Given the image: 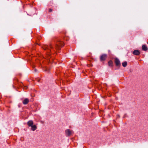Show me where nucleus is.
Masks as SVG:
<instances>
[{"label":"nucleus","mask_w":148,"mask_h":148,"mask_svg":"<svg viewBox=\"0 0 148 148\" xmlns=\"http://www.w3.org/2000/svg\"><path fill=\"white\" fill-rule=\"evenodd\" d=\"M64 46L63 43L60 41H58L56 44V49H59L60 46Z\"/></svg>","instance_id":"1"},{"label":"nucleus","mask_w":148,"mask_h":148,"mask_svg":"<svg viewBox=\"0 0 148 148\" xmlns=\"http://www.w3.org/2000/svg\"><path fill=\"white\" fill-rule=\"evenodd\" d=\"M107 55L106 54H103L100 57V60L101 61H103L106 59L107 57Z\"/></svg>","instance_id":"2"},{"label":"nucleus","mask_w":148,"mask_h":148,"mask_svg":"<svg viewBox=\"0 0 148 148\" xmlns=\"http://www.w3.org/2000/svg\"><path fill=\"white\" fill-rule=\"evenodd\" d=\"M115 63L116 66H119L121 65V63L119 60L117 58L115 59Z\"/></svg>","instance_id":"3"},{"label":"nucleus","mask_w":148,"mask_h":148,"mask_svg":"<svg viewBox=\"0 0 148 148\" xmlns=\"http://www.w3.org/2000/svg\"><path fill=\"white\" fill-rule=\"evenodd\" d=\"M65 132L66 135L68 136H69L73 133V132L72 131H71L69 129L66 130L65 131Z\"/></svg>","instance_id":"4"},{"label":"nucleus","mask_w":148,"mask_h":148,"mask_svg":"<svg viewBox=\"0 0 148 148\" xmlns=\"http://www.w3.org/2000/svg\"><path fill=\"white\" fill-rule=\"evenodd\" d=\"M132 53L136 55H139L140 54V52L138 50H135Z\"/></svg>","instance_id":"5"},{"label":"nucleus","mask_w":148,"mask_h":148,"mask_svg":"<svg viewBox=\"0 0 148 148\" xmlns=\"http://www.w3.org/2000/svg\"><path fill=\"white\" fill-rule=\"evenodd\" d=\"M29 100L27 98H25L23 101V103L24 105L27 104L29 102Z\"/></svg>","instance_id":"6"},{"label":"nucleus","mask_w":148,"mask_h":148,"mask_svg":"<svg viewBox=\"0 0 148 148\" xmlns=\"http://www.w3.org/2000/svg\"><path fill=\"white\" fill-rule=\"evenodd\" d=\"M33 122L32 121H29L27 123L29 127H31L33 125Z\"/></svg>","instance_id":"7"},{"label":"nucleus","mask_w":148,"mask_h":148,"mask_svg":"<svg viewBox=\"0 0 148 148\" xmlns=\"http://www.w3.org/2000/svg\"><path fill=\"white\" fill-rule=\"evenodd\" d=\"M142 48L143 50L145 51H146L148 49L147 47L145 45H142Z\"/></svg>","instance_id":"8"},{"label":"nucleus","mask_w":148,"mask_h":148,"mask_svg":"<svg viewBox=\"0 0 148 148\" xmlns=\"http://www.w3.org/2000/svg\"><path fill=\"white\" fill-rule=\"evenodd\" d=\"M31 130L33 131H35L37 129V127L35 125H33L31 126Z\"/></svg>","instance_id":"9"},{"label":"nucleus","mask_w":148,"mask_h":148,"mask_svg":"<svg viewBox=\"0 0 148 148\" xmlns=\"http://www.w3.org/2000/svg\"><path fill=\"white\" fill-rule=\"evenodd\" d=\"M108 65L110 66H112L113 62L111 60L109 61L108 62Z\"/></svg>","instance_id":"10"},{"label":"nucleus","mask_w":148,"mask_h":148,"mask_svg":"<svg viewBox=\"0 0 148 148\" xmlns=\"http://www.w3.org/2000/svg\"><path fill=\"white\" fill-rule=\"evenodd\" d=\"M122 66L124 67H126L127 65V62H125L122 63Z\"/></svg>","instance_id":"11"},{"label":"nucleus","mask_w":148,"mask_h":148,"mask_svg":"<svg viewBox=\"0 0 148 148\" xmlns=\"http://www.w3.org/2000/svg\"><path fill=\"white\" fill-rule=\"evenodd\" d=\"M52 11V10L50 8L49 9V12H51Z\"/></svg>","instance_id":"12"},{"label":"nucleus","mask_w":148,"mask_h":148,"mask_svg":"<svg viewBox=\"0 0 148 148\" xmlns=\"http://www.w3.org/2000/svg\"><path fill=\"white\" fill-rule=\"evenodd\" d=\"M47 46H45V47H44V48H43V49H45V50L46 49H47Z\"/></svg>","instance_id":"13"},{"label":"nucleus","mask_w":148,"mask_h":148,"mask_svg":"<svg viewBox=\"0 0 148 148\" xmlns=\"http://www.w3.org/2000/svg\"><path fill=\"white\" fill-rule=\"evenodd\" d=\"M120 117V116L119 115H117V118H119Z\"/></svg>","instance_id":"14"},{"label":"nucleus","mask_w":148,"mask_h":148,"mask_svg":"<svg viewBox=\"0 0 148 148\" xmlns=\"http://www.w3.org/2000/svg\"><path fill=\"white\" fill-rule=\"evenodd\" d=\"M49 47H50V48H52V47L51 46V45H50V46Z\"/></svg>","instance_id":"15"},{"label":"nucleus","mask_w":148,"mask_h":148,"mask_svg":"<svg viewBox=\"0 0 148 148\" xmlns=\"http://www.w3.org/2000/svg\"><path fill=\"white\" fill-rule=\"evenodd\" d=\"M48 49H49L48 48V46H47V48Z\"/></svg>","instance_id":"16"}]
</instances>
